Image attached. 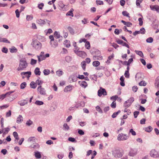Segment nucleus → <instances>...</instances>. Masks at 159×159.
<instances>
[{
	"mask_svg": "<svg viewBox=\"0 0 159 159\" xmlns=\"http://www.w3.org/2000/svg\"><path fill=\"white\" fill-rule=\"evenodd\" d=\"M100 64V62L98 61H94L93 63V65L95 67H97Z\"/></svg>",
	"mask_w": 159,
	"mask_h": 159,
	"instance_id": "obj_33",
	"label": "nucleus"
},
{
	"mask_svg": "<svg viewBox=\"0 0 159 159\" xmlns=\"http://www.w3.org/2000/svg\"><path fill=\"white\" fill-rule=\"evenodd\" d=\"M12 92H9L5 94H2L0 95V100H3L7 95H10Z\"/></svg>",
	"mask_w": 159,
	"mask_h": 159,
	"instance_id": "obj_20",
	"label": "nucleus"
},
{
	"mask_svg": "<svg viewBox=\"0 0 159 159\" xmlns=\"http://www.w3.org/2000/svg\"><path fill=\"white\" fill-rule=\"evenodd\" d=\"M26 84L25 82H23L20 85V88L21 89H24L26 87Z\"/></svg>",
	"mask_w": 159,
	"mask_h": 159,
	"instance_id": "obj_39",
	"label": "nucleus"
},
{
	"mask_svg": "<svg viewBox=\"0 0 159 159\" xmlns=\"http://www.w3.org/2000/svg\"><path fill=\"white\" fill-rule=\"evenodd\" d=\"M27 103V101L25 100H23L20 101L19 102V104L21 105V106H24Z\"/></svg>",
	"mask_w": 159,
	"mask_h": 159,
	"instance_id": "obj_35",
	"label": "nucleus"
},
{
	"mask_svg": "<svg viewBox=\"0 0 159 159\" xmlns=\"http://www.w3.org/2000/svg\"><path fill=\"white\" fill-rule=\"evenodd\" d=\"M30 147L31 148H32L35 149V148H39V146L38 144L36 143H35L33 144H32L31 145Z\"/></svg>",
	"mask_w": 159,
	"mask_h": 159,
	"instance_id": "obj_32",
	"label": "nucleus"
},
{
	"mask_svg": "<svg viewBox=\"0 0 159 159\" xmlns=\"http://www.w3.org/2000/svg\"><path fill=\"white\" fill-rule=\"evenodd\" d=\"M31 45L35 49H41L42 48V43L37 40L33 39Z\"/></svg>",
	"mask_w": 159,
	"mask_h": 159,
	"instance_id": "obj_2",
	"label": "nucleus"
},
{
	"mask_svg": "<svg viewBox=\"0 0 159 159\" xmlns=\"http://www.w3.org/2000/svg\"><path fill=\"white\" fill-rule=\"evenodd\" d=\"M36 22L40 25L43 26L45 24V20L38 19L37 20Z\"/></svg>",
	"mask_w": 159,
	"mask_h": 159,
	"instance_id": "obj_15",
	"label": "nucleus"
},
{
	"mask_svg": "<svg viewBox=\"0 0 159 159\" xmlns=\"http://www.w3.org/2000/svg\"><path fill=\"white\" fill-rule=\"evenodd\" d=\"M122 15L124 16H126L128 17H130L129 14L126 11H123L122 12Z\"/></svg>",
	"mask_w": 159,
	"mask_h": 159,
	"instance_id": "obj_41",
	"label": "nucleus"
},
{
	"mask_svg": "<svg viewBox=\"0 0 159 159\" xmlns=\"http://www.w3.org/2000/svg\"><path fill=\"white\" fill-rule=\"evenodd\" d=\"M143 0H136V5L137 6H139L140 5L141 3L142 2Z\"/></svg>",
	"mask_w": 159,
	"mask_h": 159,
	"instance_id": "obj_59",
	"label": "nucleus"
},
{
	"mask_svg": "<svg viewBox=\"0 0 159 159\" xmlns=\"http://www.w3.org/2000/svg\"><path fill=\"white\" fill-rule=\"evenodd\" d=\"M74 9L73 8H71L70 11L68 12L66 14V16H71L72 17L74 16L73 12L74 11Z\"/></svg>",
	"mask_w": 159,
	"mask_h": 159,
	"instance_id": "obj_21",
	"label": "nucleus"
},
{
	"mask_svg": "<svg viewBox=\"0 0 159 159\" xmlns=\"http://www.w3.org/2000/svg\"><path fill=\"white\" fill-rule=\"evenodd\" d=\"M150 156L154 158H157L159 157V154L155 150H151L150 153Z\"/></svg>",
	"mask_w": 159,
	"mask_h": 159,
	"instance_id": "obj_8",
	"label": "nucleus"
},
{
	"mask_svg": "<svg viewBox=\"0 0 159 159\" xmlns=\"http://www.w3.org/2000/svg\"><path fill=\"white\" fill-rule=\"evenodd\" d=\"M124 75L126 78H129V71H125L124 74Z\"/></svg>",
	"mask_w": 159,
	"mask_h": 159,
	"instance_id": "obj_58",
	"label": "nucleus"
},
{
	"mask_svg": "<svg viewBox=\"0 0 159 159\" xmlns=\"http://www.w3.org/2000/svg\"><path fill=\"white\" fill-rule=\"evenodd\" d=\"M155 86L159 89V76L157 77L156 79Z\"/></svg>",
	"mask_w": 159,
	"mask_h": 159,
	"instance_id": "obj_26",
	"label": "nucleus"
},
{
	"mask_svg": "<svg viewBox=\"0 0 159 159\" xmlns=\"http://www.w3.org/2000/svg\"><path fill=\"white\" fill-rule=\"evenodd\" d=\"M0 42L10 43V42L6 38L0 37Z\"/></svg>",
	"mask_w": 159,
	"mask_h": 159,
	"instance_id": "obj_19",
	"label": "nucleus"
},
{
	"mask_svg": "<svg viewBox=\"0 0 159 159\" xmlns=\"http://www.w3.org/2000/svg\"><path fill=\"white\" fill-rule=\"evenodd\" d=\"M49 38L50 39V43L52 44V42H53V41H55V40L54 39V37L52 35H50L49 36Z\"/></svg>",
	"mask_w": 159,
	"mask_h": 159,
	"instance_id": "obj_53",
	"label": "nucleus"
},
{
	"mask_svg": "<svg viewBox=\"0 0 159 159\" xmlns=\"http://www.w3.org/2000/svg\"><path fill=\"white\" fill-rule=\"evenodd\" d=\"M129 133L131 134L133 136H135L136 135V134L135 131H134L133 129H131L129 131Z\"/></svg>",
	"mask_w": 159,
	"mask_h": 159,
	"instance_id": "obj_50",
	"label": "nucleus"
},
{
	"mask_svg": "<svg viewBox=\"0 0 159 159\" xmlns=\"http://www.w3.org/2000/svg\"><path fill=\"white\" fill-rule=\"evenodd\" d=\"M85 46L87 49H89L90 48V44L89 41H86L85 42Z\"/></svg>",
	"mask_w": 159,
	"mask_h": 159,
	"instance_id": "obj_37",
	"label": "nucleus"
},
{
	"mask_svg": "<svg viewBox=\"0 0 159 159\" xmlns=\"http://www.w3.org/2000/svg\"><path fill=\"white\" fill-rule=\"evenodd\" d=\"M34 156L37 158H40L41 157L40 153L38 151L34 152Z\"/></svg>",
	"mask_w": 159,
	"mask_h": 159,
	"instance_id": "obj_25",
	"label": "nucleus"
},
{
	"mask_svg": "<svg viewBox=\"0 0 159 159\" xmlns=\"http://www.w3.org/2000/svg\"><path fill=\"white\" fill-rule=\"evenodd\" d=\"M145 33V30L144 28H141L139 30L136 31L133 33L134 36H135L136 35L139 34H144Z\"/></svg>",
	"mask_w": 159,
	"mask_h": 159,
	"instance_id": "obj_6",
	"label": "nucleus"
},
{
	"mask_svg": "<svg viewBox=\"0 0 159 159\" xmlns=\"http://www.w3.org/2000/svg\"><path fill=\"white\" fill-rule=\"evenodd\" d=\"M63 73V71L61 70H59L56 71L57 75L59 76H60Z\"/></svg>",
	"mask_w": 159,
	"mask_h": 159,
	"instance_id": "obj_44",
	"label": "nucleus"
},
{
	"mask_svg": "<svg viewBox=\"0 0 159 159\" xmlns=\"http://www.w3.org/2000/svg\"><path fill=\"white\" fill-rule=\"evenodd\" d=\"M96 110L101 113H102V111L100 107L99 106H97L96 107Z\"/></svg>",
	"mask_w": 159,
	"mask_h": 159,
	"instance_id": "obj_55",
	"label": "nucleus"
},
{
	"mask_svg": "<svg viewBox=\"0 0 159 159\" xmlns=\"http://www.w3.org/2000/svg\"><path fill=\"white\" fill-rule=\"evenodd\" d=\"M79 83L80 86L81 87L85 88L88 86L87 83L85 81H82V82H79Z\"/></svg>",
	"mask_w": 159,
	"mask_h": 159,
	"instance_id": "obj_17",
	"label": "nucleus"
},
{
	"mask_svg": "<svg viewBox=\"0 0 159 159\" xmlns=\"http://www.w3.org/2000/svg\"><path fill=\"white\" fill-rule=\"evenodd\" d=\"M67 29L71 34H74V30L71 27L68 26L67 27Z\"/></svg>",
	"mask_w": 159,
	"mask_h": 159,
	"instance_id": "obj_30",
	"label": "nucleus"
},
{
	"mask_svg": "<svg viewBox=\"0 0 159 159\" xmlns=\"http://www.w3.org/2000/svg\"><path fill=\"white\" fill-rule=\"evenodd\" d=\"M34 72L36 75H40L41 74V72L40 71L38 67H36L34 71Z\"/></svg>",
	"mask_w": 159,
	"mask_h": 159,
	"instance_id": "obj_23",
	"label": "nucleus"
},
{
	"mask_svg": "<svg viewBox=\"0 0 159 159\" xmlns=\"http://www.w3.org/2000/svg\"><path fill=\"white\" fill-rule=\"evenodd\" d=\"M37 61L33 59H31L30 61V64L32 65H34L36 64Z\"/></svg>",
	"mask_w": 159,
	"mask_h": 159,
	"instance_id": "obj_52",
	"label": "nucleus"
},
{
	"mask_svg": "<svg viewBox=\"0 0 159 159\" xmlns=\"http://www.w3.org/2000/svg\"><path fill=\"white\" fill-rule=\"evenodd\" d=\"M30 86L31 88L34 89L36 87L37 84L36 83H35L34 81H32L30 84Z\"/></svg>",
	"mask_w": 159,
	"mask_h": 159,
	"instance_id": "obj_27",
	"label": "nucleus"
},
{
	"mask_svg": "<svg viewBox=\"0 0 159 159\" xmlns=\"http://www.w3.org/2000/svg\"><path fill=\"white\" fill-rule=\"evenodd\" d=\"M137 154V151L135 150L131 149L129 153V155L130 156L133 157Z\"/></svg>",
	"mask_w": 159,
	"mask_h": 159,
	"instance_id": "obj_16",
	"label": "nucleus"
},
{
	"mask_svg": "<svg viewBox=\"0 0 159 159\" xmlns=\"http://www.w3.org/2000/svg\"><path fill=\"white\" fill-rule=\"evenodd\" d=\"M43 72L44 74L46 75H48L50 73V71L48 69H45L43 70Z\"/></svg>",
	"mask_w": 159,
	"mask_h": 159,
	"instance_id": "obj_36",
	"label": "nucleus"
},
{
	"mask_svg": "<svg viewBox=\"0 0 159 159\" xmlns=\"http://www.w3.org/2000/svg\"><path fill=\"white\" fill-rule=\"evenodd\" d=\"M42 52H41L40 55L37 56V57L39 62H40L41 61L45 60L46 58L45 56L43 54H42Z\"/></svg>",
	"mask_w": 159,
	"mask_h": 159,
	"instance_id": "obj_14",
	"label": "nucleus"
},
{
	"mask_svg": "<svg viewBox=\"0 0 159 159\" xmlns=\"http://www.w3.org/2000/svg\"><path fill=\"white\" fill-rule=\"evenodd\" d=\"M53 47H56L58 45L57 41L56 40L53 41L52 43L50 44Z\"/></svg>",
	"mask_w": 159,
	"mask_h": 159,
	"instance_id": "obj_34",
	"label": "nucleus"
},
{
	"mask_svg": "<svg viewBox=\"0 0 159 159\" xmlns=\"http://www.w3.org/2000/svg\"><path fill=\"white\" fill-rule=\"evenodd\" d=\"M20 74L22 76L25 75L26 77H27L28 78H29L31 75V72L30 71L23 72H21Z\"/></svg>",
	"mask_w": 159,
	"mask_h": 159,
	"instance_id": "obj_13",
	"label": "nucleus"
},
{
	"mask_svg": "<svg viewBox=\"0 0 159 159\" xmlns=\"http://www.w3.org/2000/svg\"><path fill=\"white\" fill-rule=\"evenodd\" d=\"M23 120V118L22 116L21 115H19L17 117L16 122L18 123H20L21 121Z\"/></svg>",
	"mask_w": 159,
	"mask_h": 159,
	"instance_id": "obj_22",
	"label": "nucleus"
},
{
	"mask_svg": "<svg viewBox=\"0 0 159 159\" xmlns=\"http://www.w3.org/2000/svg\"><path fill=\"white\" fill-rule=\"evenodd\" d=\"M13 135L16 139H19L18 134L16 132H14L13 133Z\"/></svg>",
	"mask_w": 159,
	"mask_h": 159,
	"instance_id": "obj_45",
	"label": "nucleus"
},
{
	"mask_svg": "<svg viewBox=\"0 0 159 159\" xmlns=\"http://www.w3.org/2000/svg\"><path fill=\"white\" fill-rule=\"evenodd\" d=\"M2 129L3 131H4V133H7L9 130V129L8 128Z\"/></svg>",
	"mask_w": 159,
	"mask_h": 159,
	"instance_id": "obj_63",
	"label": "nucleus"
},
{
	"mask_svg": "<svg viewBox=\"0 0 159 159\" xmlns=\"http://www.w3.org/2000/svg\"><path fill=\"white\" fill-rule=\"evenodd\" d=\"M151 9L153 11H156L157 12H159V6L158 5L150 6Z\"/></svg>",
	"mask_w": 159,
	"mask_h": 159,
	"instance_id": "obj_12",
	"label": "nucleus"
},
{
	"mask_svg": "<svg viewBox=\"0 0 159 159\" xmlns=\"http://www.w3.org/2000/svg\"><path fill=\"white\" fill-rule=\"evenodd\" d=\"M134 98L133 97L129 98L124 103V106L127 107H129L132 103L134 101Z\"/></svg>",
	"mask_w": 159,
	"mask_h": 159,
	"instance_id": "obj_5",
	"label": "nucleus"
},
{
	"mask_svg": "<svg viewBox=\"0 0 159 159\" xmlns=\"http://www.w3.org/2000/svg\"><path fill=\"white\" fill-rule=\"evenodd\" d=\"M44 4L43 3H41L38 4V7L40 9H42L44 6Z\"/></svg>",
	"mask_w": 159,
	"mask_h": 159,
	"instance_id": "obj_47",
	"label": "nucleus"
},
{
	"mask_svg": "<svg viewBox=\"0 0 159 159\" xmlns=\"http://www.w3.org/2000/svg\"><path fill=\"white\" fill-rule=\"evenodd\" d=\"M28 66V64L26 61L24 59H21L20 61L19 66L17 70H21L25 69Z\"/></svg>",
	"mask_w": 159,
	"mask_h": 159,
	"instance_id": "obj_1",
	"label": "nucleus"
},
{
	"mask_svg": "<svg viewBox=\"0 0 159 159\" xmlns=\"http://www.w3.org/2000/svg\"><path fill=\"white\" fill-rule=\"evenodd\" d=\"M98 94L100 97L102 96V95L104 96L107 95V92L105 89L101 88L98 90Z\"/></svg>",
	"mask_w": 159,
	"mask_h": 159,
	"instance_id": "obj_7",
	"label": "nucleus"
},
{
	"mask_svg": "<svg viewBox=\"0 0 159 159\" xmlns=\"http://www.w3.org/2000/svg\"><path fill=\"white\" fill-rule=\"evenodd\" d=\"M64 44L65 47L67 48L70 47V42L69 40H65L64 42Z\"/></svg>",
	"mask_w": 159,
	"mask_h": 159,
	"instance_id": "obj_18",
	"label": "nucleus"
},
{
	"mask_svg": "<svg viewBox=\"0 0 159 159\" xmlns=\"http://www.w3.org/2000/svg\"><path fill=\"white\" fill-rule=\"evenodd\" d=\"M37 90L41 94L45 95L46 94V91L45 89L42 88L41 86H38Z\"/></svg>",
	"mask_w": 159,
	"mask_h": 159,
	"instance_id": "obj_10",
	"label": "nucleus"
},
{
	"mask_svg": "<svg viewBox=\"0 0 159 159\" xmlns=\"http://www.w3.org/2000/svg\"><path fill=\"white\" fill-rule=\"evenodd\" d=\"M144 129L147 132H150L152 130V128L151 126H149L147 127L144 128Z\"/></svg>",
	"mask_w": 159,
	"mask_h": 159,
	"instance_id": "obj_24",
	"label": "nucleus"
},
{
	"mask_svg": "<svg viewBox=\"0 0 159 159\" xmlns=\"http://www.w3.org/2000/svg\"><path fill=\"white\" fill-rule=\"evenodd\" d=\"M33 19V16L32 15H27L26 16V19L27 20L29 21L32 20Z\"/></svg>",
	"mask_w": 159,
	"mask_h": 159,
	"instance_id": "obj_43",
	"label": "nucleus"
},
{
	"mask_svg": "<svg viewBox=\"0 0 159 159\" xmlns=\"http://www.w3.org/2000/svg\"><path fill=\"white\" fill-rule=\"evenodd\" d=\"M101 53L99 50H97L95 52V54L94 55L93 57H97V59L98 60H101L102 59V57L100 55Z\"/></svg>",
	"mask_w": 159,
	"mask_h": 159,
	"instance_id": "obj_9",
	"label": "nucleus"
},
{
	"mask_svg": "<svg viewBox=\"0 0 159 159\" xmlns=\"http://www.w3.org/2000/svg\"><path fill=\"white\" fill-rule=\"evenodd\" d=\"M138 21L139 22V25L140 26L142 25L143 24V18H139L138 19Z\"/></svg>",
	"mask_w": 159,
	"mask_h": 159,
	"instance_id": "obj_51",
	"label": "nucleus"
},
{
	"mask_svg": "<svg viewBox=\"0 0 159 159\" xmlns=\"http://www.w3.org/2000/svg\"><path fill=\"white\" fill-rule=\"evenodd\" d=\"M120 112V111L119 110L117 112H116L113 113L112 115V117L113 118H115L118 115L119 113Z\"/></svg>",
	"mask_w": 159,
	"mask_h": 159,
	"instance_id": "obj_42",
	"label": "nucleus"
},
{
	"mask_svg": "<svg viewBox=\"0 0 159 159\" xmlns=\"http://www.w3.org/2000/svg\"><path fill=\"white\" fill-rule=\"evenodd\" d=\"M54 37L56 39H59L61 37L60 34L59 32H58L57 31H55L54 32Z\"/></svg>",
	"mask_w": 159,
	"mask_h": 159,
	"instance_id": "obj_28",
	"label": "nucleus"
},
{
	"mask_svg": "<svg viewBox=\"0 0 159 159\" xmlns=\"http://www.w3.org/2000/svg\"><path fill=\"white\" fill-rule=\"evenodd\" d=\"M81 65L83 70H85L86 69V65L85 61H82L81 63Z\"/></svg>",
	"mask_w": 159,
	"mask_h": 159,
	"instance_id": "obj_31",
	"label": "nucleus"
},
{
	"mask_svg": "<svg viewBox=\"0 0 159 159\" xmlns=\"http://www.w3.org/2000/svg\"><path fill=\"white\" fill-rule=\"evenodd\" d=\"M73 86L71 85H69L66 86L65 87L64 91L65 92H68L71 91L73 89Z\"/></svg>",
	"mask_w": 159,
	"mask_h": 159,
	"instance_id": "obj_11",
	"label": "nucleus"
},
{
	"mask_svg": "<svg viewBox=\"0 0 159 159\" xmlns=\"http://www.w3.org/2000/svg\"><path fill=\"white\" fill-rule=\"evenodd\" d=\"M129 138V136L127 134L121 133L118 134L117 139L119 141H124L127 140Z\"/></svg>",
	"mask_w": 159,
	"mask_h": 159,
	"instance_id": "obj_3",
	"label": "nucleus"
},
{
	"mask_svg": "<svg viewBox=\"0 0 159 159\" xmlns=\"http://www.w3.org/2000/svg\"><path fill=\"white\" fill-rule=\"evenodd\" d=\"M96 3L98 5H103V2L102 1L99 0H97L96 1Z\"/></svg>",
	"mask_w": 159,
	"mask_h": 159,
	"instance_id": "obj_56",
	"label": "nucleus"
},
{
	"mask_svg": "<svg viewBox=\"0 0 159 159\" xmlns=\"http://www.w3.org/2000/svg\"><path fill=\"white\" fill-rule=\"evenodd\" d=\"M114 54H112L111 56H110L109 57H108V60L107 61H106V63H110V61L111 60L113 59L114 58Z\"/></svg>",
	"mask_w": 159,
	"mask_h": 159,
	"instance_id": "obj_38",
	"label": "nucleus"
},
{
	"mask_svg": "<svg viewBox=\"0 0 159 159\" xmlns=\"http://www.w3.org/2000/svg\"><path fill=\"white\" fill-rule=\"evenodd\" d=\"M43 83V81H42L41 80H37L36 81V84H37L38 85H40L41 84Z\"/></svg>",
	"mask_w": 159,
	"mask_h": 159,
	"instance_id": "obj_64",
	"label": "nucleus"
},
{
	"mask_svg": "<svg viewBox=\"0 0 159 159\" xmlns=\"http://www.w3.org/2000/svg\"><path fill=\"white\" fill-rule=\"evenodd\" d=\"M74 52L77 55L82 58H84L86 56V54L83 51L74 50Z\"/></svg>",
	"mask_w": 159,
	"mask_h": 159,
	"instance_id": "obj_4",
	"label": "nucleus"
},
{
	"mask_svg": "<svg viewBox=\"0 0 159 159\" xmlns=\"http://www.w3.org/2000/svg\"><path fill=\"white\" fill-rule=\"evenodd\" d=\"M111 107L113 108H115L116 107V102H115L113 101L111 104Z\"/></svg>",
	"mask_w": 159,
	"mask_h": 159,
	"instance_id": "obj_61",
	"label": "nucleus"
},
{
	"mask_svg": "<svg viewBox=\"0 0 159 159\" xmlns=\"http://www.w3.org/2000/svg\"><path fill=\"white\" fill-rule=\"evenodd\" d=\"M32 123L33 122L30 120H29L27 121L26 124L28 126H30L32 124Z\"/></svg>",
	"mask_w": 159,
	"mask_h": 159,
	"instance_id": "obj_60",
	"label": "nucleus"
},
{
	"mask_svg": "<svg viewBox=\"0 0 159 159\" xmlns=\"http://www.w3.org/2000/svg\"><path fill=\"white\" fill-rule=\"evenodd\" d=\"M136 53L139 55L141 57H143V54L142 52L139 51L135 50Z\"/></svg>",
	"mask_w": 159,
	"mask_h": 159,
	"instance_id": "obj_49",
	"label": "nucleus"
},
{
	"mask_svg": "<svg viewBox=\"0 0 159 159\" xmlns=\"http://www.w3.org/2000/svg\"><path fill=\"white\" fill-rule=\"evenodd\" d=\"M43 102L39 101H36L35 102V104L37 105H41L43 104Z\"/></svg>",
	"mask_w": 159,
	"mask_h": 159,
	"instance_id": "obj_54",
	"label": "nucleus"
},
{
	"mask_svg": "<svg viewBox=\"0 0 159 159\" xmlns=\"http://www.w3.org/2000/svg\"><path fill=\"white\" fill-rule=\"evenodd\" d=\"M146 41L147 43H151L153 41V39L152 37H150L147 39Z\"/></svg>",
	"mask_w": 159,
	"mask_h": 159,
	"instance_id": "obj_46",
	"label": "nucleus"
},
{
	"mask_svg": "<svg viewBox=\"0 0 159 159\" xmlns=\"http://www.w3.org/2000/svg\"><path fill=\"white\" fill-rule=\"evenodd\" d=\"M35 138L34 137H32L29 138L28 139L29 142H35Z\"/></svg>",
	"mask_w": 159,
	"mask_h": 159,
	"instance_id": "obj_48",
	"label": "nucleus"
},
{
	"mask_svg": "<svg viewBox=\"0 0 159 159\" xmlns=\"http://www.w3.org/2000/svg\"><path fill=\"white\" fill-rule=\"evenodd\" d=\"M16 17L19 18L20 16V12L18 9H16L15 11Z\"/></svg>",
	"mask_w": 159,
	"mask_h": 159,
	"instance_id": "obj_62",
	"label": "nucleus"
},
{
	"mask_svg": "<svg viewBox=\"0 0 159 159\" xmlns=\"http://www.w3.org/2000/svg\"><path fill=\"white\" fill-rule=\"evenodd\" d=\"M59 6L61 7L62 10H64L65 9V5L64 4L62 3H60Z\"/></svg>",
	"mask_w": 159,
	"mask_h": 159,
	"instance_id": "obj_57",
	"label": "nucleus"
},
{
	"mask_svg": "<svg viewBox=\"0 0 159 159\" xmlns=\"http://www.w3.org/2000/svg\"><path fill=\"white\" fill-rule=\"evenodd\" d=\"M147 84L144 81H141L139 84L140 86H145Z\"/></svg>",
	"mask_w": 159,
	"mask_h": 159,
	"instance_id": "obj_40",
	"label": "nucleus"
},
{
	"mask_svg": "<svg viewBox=\"0 0 159 159\" xmlns=\"http://www.w3.org/2000/svg\"><path fill=\"white\" fill-rule=\"evenodd\" d=\"M118 157H120L122 156V153L119 150H117L116 151V155H115Z\"/></svg>",
	"mask_w": 159,
	"mask_h": 159,
	"instance_id": "obj_29",
	"label": "nucleus"
}]
</instances>
